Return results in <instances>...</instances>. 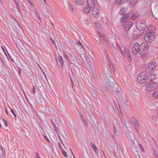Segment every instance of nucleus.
Here are the masks:
<instances>
[{"label": "nucleus", "instance_id": "nucleus-53", "mask_svg": "<svg viewBox=\"0 0 158 158\" xmlns=\"http://www.w3.org/2000/svg\"><path fill=\"white\" fill-rule=\"evenodd\" d=\"M0 148L1 150H2V148H4L2 146H1L0 147Z\"/></svg>", "mask_w": 158, "mask_h": 158}, {"label": "nucleus", "instance_id": "nucleus-29", "mask_svg": "<svg viewBox=\"0 0 158 158\" xmlns=\"http://www.w3.org/2000/svg\"><path fill=\"white\" fill-rule=\"evenodd\" d=\"M9 108L10 109L11 112L13 114V115L15 117V118H16V115L14 110L12 109L10 107H9Z\"/></svg>", "mask_w": 158, "mask_h": 158}, {"label": "nucleus", "instance_id": "nucleus-51", "mask_svg": "<svg viewBox=\"0 0 158 158\" xmlns=\"http://www.w3.org/2000/svg\"><path fill=\"white\" fill-rule=\"evenodd\" d=\"M85 21L86 22V24L88 25V20H86Z\"/></svg>", "mask_w": 158, "mask_h": 158}, {"label": "nucleus", "instance_id": "nucleus-46", "mask_svg": "<svg viewBox=\"0 0 158 158\" xmlns=\"http://www.w3.org/2000/svg\"><path fill=\"white\" fill-rule=\"evenodd\" d=\"M113 103L115 106H117V104L114 101H113Z\"/></svg>", "mask_w": 158, "mask_h": 158}, {"label": "nucleus", "instance_id": "nucleus-41", "mask_svg": "<svg viewBox=\"0 0 158 158\" xmlns=\"http://www.w3.org/2000/svg\"><path fill=\"white\" fill-rule=\"evenodd\" d=\"M2 120H3V122L5 123V125L6 127H7L8 126V125L7 122L4 119H2Z\"/></svg>", "mask_w": 158, "mask_h": 158}, {"label": "nucleus", "instance_id": "nucleus-31", "mask_svg": "<svg viewBox=\"0 0 158 158\" xmlns=\"http://www.w3.org/2000/svg\"><path fill=\"white\" fill-rule=\"evenodd\" d=\"M81 117L82 120L83 121L85 126H87L88 125V123H87L86 120H84V118L82 115H81Z\"/></svg>", "mask_w": 158, "mask_h": 158}, {"label": "nucleus", "instance_id": "nucleus-3", "mask_svg": "<svg viewBox=\"0 0 158 158\" xmlns=\"http://www.w3.org/2000/svg\"><path fill=\"white\" fill-rule=\"evenodd\" d=\"M147 29L148 30V32L145 34L144 40L150 43L154 40L155 38L153 34L155 28L150 27L149 28H147Z\"/></svg>", "mask_w": 158, "mask_h": 158}, {"label": "nucleus", "instance_id": "nucleus-8", "mask_svg": "<svg viewBox=\"0 0 158 158\" xmlns=\"http://www.w3.org/2000/svg\"><path fill=\"white\" fill-rule=\"evenodd\" d=\"M136 28L139 30L143 31L146 27V22L143 20H139L136 22Z\"/></svg>", "mask_w": 158, "mask_h": 158}, {"label": "nucleus", "instance_id": "nucleus-28", "mask_svg": "<svg viewBox=\"0 0 158 158\" xmlns=\"http://www.w3.org/2000/svg\"><path fill=\"white\" fill-rule=\"evenodd\" d=\"M35 15L36 17L38 18L39 19L40 21H41V18L39 14L38 13L37 10L36 9H35Z\"/></svg>", "mask_w": 158, "mask_h": 158}, {"label": "nucleus", "instance_id": "nucleus-21", "mask_svg": "<svg viewBox=\"0 0 158 158\" xmlns=\"http://www.w3.org/2000/svg\"><path fill=\"white\" fill-rule=\"evenodd\" d=\"M123 35L124 37H127V36L129 34V29H123Z\"/></svg>", "mask_w": 158, "mask_h": 158}, {"label": "nucleus", "instance_id": "nucleus-43", "mask_svg": "<svg viewBox=\"0 0 158 158\" xmlns=\"http://www.w3.org/2000/svg\"><path fill=\"white\" fill-rule=\"evenodd\" d=\"M50 38L51 40L52 44H55V42L53 40L51 37H50Z\"/></svg>", "mask_w": 158, "mask_h": 158}, {"label": "nucleus", "instance_id": "nucleus-44", "mask_svg": "<svg viewBox=\"0 0 158 158\" xmlns=\"http://www.w3.org/2000/svg\"><path fill=\"white\" fill-rule=\"evenodd\" d=\"M152 118L155 121H156V117H155V116H153L152 117Z\"/></svg>", "mask_w": 158, "mask_h": 158}, {"label": "nucleus", "instance_id": "nucleus-30", "mask_svg": "<svg viewBox=\"0 0 158 158\" xmlns=\"http://www.w3.org/2000/svg\"><path fill=\"white\" fill-rule=\"evenodd\" d=\"M135 153L136 158H141L139 153L138 151H136Z\"/></svg>", "mask_w": 158, "mask_h": 158}, {"label": "nucleus", "instance_id": "nucleus-58", "mask_svg": "<svg viewBox=\"0 0 158 158\" xmlns=\"http://www.w3.org/2000/svg\"><path fill=\"white\" fill-rule=\"evenodd\" d=\"M16 6L17 9L19 10V7L17 6Z\"/></svg>", "mask_w": 158, "mask_h": 158}, {"label": "nucleus", "instance_id": "nucleus-33", "mask_svg": "<svg viewBox=\"0 0 158 158\" xmlns=\"http://www.w3.org/2000/svg\"><path fill=\"white\" fill-rule=\"evenodd\" d=\"M62 151V152L63 154L65 157H67V154L66 152L64 151L63 149L61 150Z\"/></svg>", "mask_w": 158, "mask_h": 158}, {"label": "nucleus", "instance_id": "nucleus-17", "mask_svg": "<svg viewBox=\"0 0 158 158\" xmlns=\"http://www.w3.org/2000/svg\"><path fill=\"white\" fill-rule=\"evenodd\" d=\"M89 0L87 1V5L84 6L83 9V12L84 14H88L89 12Z\"/></svg>", "mask_w": 158, "mask_h": 158}, {"label": "nucleus", "instance_id": "nucleus-52", "mask_svg": "<svg viewBox=\"0 0 158 158\" xmlns=\"http://www.w3.org/2000/svg\"><path fill=\"white\" fill-rule=\"evenodd\" d=\"M70 150L72 152V154L73 155V157H74V158H75V156L73 154V153L72 152V150L70 149Z\"/></svg>", "mask_w": 158, "mask_h": 158}, {"label": "nucleus", "instance_id": "nucleus-13", "mask_svg": "<svg viewBox=\"0 0 158 158\" xmlns=\"http://www.w3.org/2000/svg\"><path fill=\"white\" fill-rule=\"evenodd\" d=\"M98 34L101 38L100 40L102 41L101 44H106V38L105 37V35H101V33L98 31Z\"/></svg>", "mask_w": 158, "mask_h": 158}, {"label": "nucleus", "instance_id": "nucleus-1", "mask_svg": "<svg viewBox=\"0 0 158 158\" xmlns=\"http://www.w3.org/2000/svg\"><path fill=\"white\" fill-rule=\"evenodd\" d=\"M106 58L109 63V68L107 67L106 70H105V73L106 75V83L109 86V88L111 90L113 93L115 92L117 96L120 95L121 93V89L118 88V85L115 84L112 76L110 75V73L112 74L114 73V68L113 67L112 63L110 61V58L107 55Z\"/></svg>", "mask_w": 158, "mask_h": 158}, {"label": "nucleus", "instance_id": "nucleus-10", "mask_svg": "<svg viewBox=\"0 0 158 158\" xmlns=\"http://www.w3.org/2000/svg\"><path fill=\"white\" fill-rule=\"evenodd\" d=\"M121 53L124 56H126L128 57L129 60H131V57L130 55V52L128 49L123 47V52H121Z\"/></svg>", "mask_w": 158, "mask_h": 158}, {"label": "nucleus", "instance_id": "nucleus-12", "mask_svg": "<svg viewBox=\"0 0 158 158\" xmlns=\"http://www.w3.org/2000/svg\"><path fill=\"white\" fill-rule=\"evenodd\" d=\"M89 67H90L91 69L94 70V55H89Z\"/></svg>", "mask_w": 158, "mask_h": 158}, {"label": "nucleus", "instance_id": "nucleus-64", "mask_svg": "<svg viewBox=\"0 0 158 158\" xmlns=\"http://www.w3.org/2000/svg\"><path fill=\"white\" fill-rule=\"evenodd\" d=\"M157 114L158 115V110L157 111Z\"/></svg>", "mask_w": 158, "mask_h": 158}, {"label": "nucleus", "instance_id": "nucleus-6", "mask_svg": "<svg viewBox=\"0 0 158 158\" xmlns=\"http://www.w3.org/2000/svg\"><path fill=\"white\" fill-rule=\"evenodd\" d=\"M148 74L145 72H141L139 75L137 81L139 83H143L147 81Z\"/></svg>", "mask_w": 158, "mask_h": 158}, {"label": "nucleus", "instance_id": "nucleus-42", "mask_svg": "<svg viewBox=\"0 0 158 158\" xmlns=\"http://www.w3.org/2000/svg\"><path fill=\"white\" fill-rule=\"evenodd\" d=\"M31 92L33 93L34 94H35V87L33 86V88L31 91Z\"/></svg>", "mask_w": 158, "mask_h": 158}, {"label": "nucleus", "instance_id": "nucleus-9", "mask_svg": "<svg viewBox=\"0 0 158 158\" xmlns=\"http://www.w3.org/2000/svg\"><path fill=\"white\" fill-rule=\"evenodd\" d=\"M156 64L155 62H152L151 63L149 64L148 65L146 69L147 72L150 73L154 70L156 67Z\"/></svg>", "mask_w": 158, "mask_h": 158}, {"label": "nucleus", "instance_id": "nucleus-35", "mask_svg": "<svg viewBox=\"0 0 158 158\" xmlns=\"http://www.w3.org/2000/svg\"><path fill=\"white\" fill-rule=\"evenodd\" d=\"M117 46L119 50L121 52H123V47H120V46L118 44H117Z\"/></svg>", "mask_w": 158, "mask_h": 158}, {"label": "nucleus", "instance_id": "nucleus-16", "mask_svg": "<svg viewBox=\"0 0 158 158\" xmlns=\"http://www.w3.org/2000/svg\"><path fill=\"white\" fill-rule=\"evenodd\" d=\"M156 76L154 74H152L148 76L147 81H150V82H152V81L156 79Z\"/></svg>", "mask_w": 158, "mask_h": 158}, {"label": "nucleus", "instance_id": "nucleus-57", "mask_svg": "<svg viewBox=\"0 0 158 158\" xmlns=\"http://www.w3.org/2000/svg\"><path fill=\"white\" fill-rule=\"evenodd\" d=\"M15 4H16V6H17V1H15Z\"/></svg>", "mask_w": 158, "mask_h": 158}, {"label": "nucleus", "instance_id": "nucleus-54", "mask_svg": "<svg viewBox=\"0 0 158 158\" xmlns=\"http://www.w3.org/2000/svg\"><path fill=\"white\" fill-rule=\"evenodd\" d=\"M5 111H6V113L7 114H8V111H7V110H6V109Z\"/></svg>", "mask_w": 158, "mask_h": 158}, {"label": "nucleus", "instance_id": "nucleus-18", "mask_svg": "<svg viewBox=\"0 0 158 158\" xmlns=\"http://www.w3.org/2000/svg\"><path fill=\"white\" fill-rule=\"evenodd\" d=\"M128 139H130L132 144L135 146V143L134 142L135 138L134 135L132 133H131V135L129 134L128 136Z\"/></svg>", "mask_w": 158, "mask_h": 158}, {"label": "nucleus", "instance_id": "nucleus-61", "mask_svg": "<svg viewBox=\"0 0 158 158\" xmlns=\"http://www.w3.org/2000/svg\"><path fill=\"white\" fill-rule=\"evenodd\" d=\"M2 126L1 125V124H0V128H2Z\"/></svg>", "mask_w": 158, "mask_h": 158}, {"label": "nucleus", "instance_id": "nucleus-22", "mask_svg": "<svg viewBox=\"0 0 158 158\" xmlns=\"http://www.w3.org/2000/svg\"><path fill=\"white\" fill-rule=\"evenodd\" d=\"M95 24L97 28L99 31H101L103 30V28L101 25L98 23H95Z\"/></svg>", "mask_w": 158, "mask_h": 158}, {"label": "nucleus", "instance_id": "nucleus-40", "mask_svg": "<svg viewBox=\"0 0 158 158\" xmlns=\"http://www.w3.org/2000/svg\"><path fill=\"white\" fill-rule=\"evenodd\" d=\"M139 145H140V148L141 149L142 151L143 152H144V148H143V147L142 146L141 144H139Z\"/></svg>", "mask_w": 158, "mask_h": 158}, {"label": "nucleus", "instance_id": "nucleus-62", "mask_svg": "<svg viewBox=\"0 0 158 158\" xmlns=\"http://www.w3.org/2000/svg\"><path fill=\"white\" fill-rule=\"evenodd\" d=\"M46 4H47V5L48 6H49V5H48V4L47 3H46Z\"/></svg>", "mask_w": 158, "mask_h": 158}, {"label": "nucleus", "instance_id": "nucleus-32", "mask_svg": "<svg viewBox=\"0 0 158 158\" xmlns=\"http://www.w3.org/2000/svg\"><path fill=\"white\" fill-rule=\"evenodd\" d=\"M52 125L53 126V127H54V128L55 129V130L56 131V132H57V127L56 126L55 123L53 122L52 120Z\"/></svg>", "mask_w": 158, "mask_h": 158}, {"label": "nucleus", "instance_id": "nucleus-55", "mask_svg": "<svg viewBox=\"0 0 158 158\" xmlns=\"http://www.w3.org/2000/svg\"><path fill=\"white\" fill-rule=\"evenodd\" d=\"M45 139H46L49 142V140L47 138L45 137Z\"/></svg>", "mask_w": 158, "mask_h": 158}, {"label": "nucleus", "instance_id": "nucleus-56", "mask_svg": "<svg viewBox=\"0 0 158 158\" xmlns=\"http://www.w3.org/2000/svg\"><path fill=\"white\" fill-rule=\"evenodd\" d=\"M112 110L113 111H114V107H113V106H112Z\"/></svg>", "mask_w": 158, "mask_h": 158}, {"label": "nucleus", "instance_id": "nucleus-34", "mask_svg": "<svg viewBox=\"0 0 158 158\" xmlns=\"http://www.w3.org/2000/svg\"><path fill=\"white\" fill-rule=\"evenodd\" d=\"M8 57L7 56V55L6 56H7V57L8 58V59H10L11 61L13 62H14V61L13 59L12 58V57H11V56L9 54V53H8Z\"/></svg>", "mask_w": 158, "mask_h": 158}, {"label": "nucleus", "instance_id": "nucleus-39", "mask_svg": "<svg viewBox=\"0 0 158 158\" xmlns=\"http://www.w3.org/2000/svg\"><path fill=\"white\" fill-rule=\"evenodd\" d=\"M28 1L29 3L31 5V6H34V4H33V3L30 0H28Z\"/></svg>", "mask_w": 158, "mask_h": 158}, {"label": "nucleus", "instance_id": "nucleus-11", "mask_svg": "<svg viewBox=\"0 0 158 158\" xmlns=\"http://www.w3.org/2000/svg\"><path fill=\"white\" fill-rule=\"evenodd\" d=\"M133 25V23L131 21H127L123 24V28L130 29Z\"/></svg>", "mask_w": 158, "mask_h": 158}, {"label": "nucleus", "instance_id": "nucleus-24", "mask_svg": "<svg viewBox=\"0 0 158 158\" xmlns=\"http://www.w3.org/2000/svg\"><path fill=\"white\" fill-rule=\"evenodd\" d=\"M152 96L154 98H158V88L153 92L152 94Z\"/></svg>", "mask_w": 158, "mask_h": 158}, {"label": "nucleus", "instance_id": "nucleus-26", "mask_svg": "<svg viewBox=\"0 0 158 158\" xmlns=\"http://www.w3.org/2000/svg\"><path fill=\"white\" fill-rule=\"evenodd\" d=\"M68 7H69V9L70 10L72 13L74 15H75V13L74 12V11L73 8L72 6H71V4L69 3H68Z\"/></svg>", "mask_w": 158, "mask_h": 158}, {"label": "nucleus", "instance_id": "nucleus-63", "mask_svg": "<svg viewBox=\"0 0 158 158\" xmlns=\"http://www.w3.org/2000/svg\"><path fill=\"white\" fill-rule=\"evenodd\" d=\"M16 21L19 24V22L16 20Z\"/></svg>", "mask_w": 158, "mask_h": 158}, {"label": "nucleus", "instance_id": "nucleus-60", "mask_svg": "<svg viewBox=\"0 0 158 158\" xmlns=\"http://www.w3.org/2000/svg\"><path fill=\"white\" fill-rule=\"evenodd\" d=\"M70 80H71V82H72V83H73V81L71 79V78H70Z\"/></svg>", "mask_w": 158, "mask_h": 158}, {"label": "nucleus", "instance_id": "nucleus-5", "mask_svg": "<svg viewBox=\"0 0 158 158\" xmlns=\"http://www.w3.org/2000/svg\"><path fill=\"white\" fill-rule=\"evenodd\" d=\"M145 85L146 90L148 92H151L158 87V84L156 82H150L149 81H147Z\"/></svg>", "mask_w": 158, "mask_h": 158}, {"label": "nucleus", "instance_id": "nucleus-4", "mask_svg": "<svg viewBox=\"0 0 158 158\" xmlns=\"http://www.w3.org/2000/svg\"><path fill=\"white\" fill-rule=\"evenodd\" d=\"M100 6L97 3H89V9L92 10V15L95 18H98L99 16L100 11Z\"/></svg>", "mask_w": 158, "mask_h": 158}, {"label": "nucleus", "instance_id": "nucleus-15", "mask_svg": "<svg viewBox=\"0 0 158 158\" xmlns=\"http://www.w3.org/2000/svg\"><path fill=\"white\" fill-rule=\"evenodd\" d=\"M90 145L94 152L97 154V155L99 156L98 150L96 146L93 143H91Z\"/></svg>", "mask_w": 158, "mask_h": 158}, {"label": "nucleus", "instance_id": "nucleus-25", "mask_svg": "<svg viewBox=\"0 0 158 158\" xmlns=\"http://www.w3.org/2000/svg\"><path fill=\"white\" fill-rule=\"evenodd\" d=\"M75 2L78 5H82L84 3V0H74Z\"/></svg>", "mask_w": 158, "mask_h": 158}, {"label": "nucleus", "instance_id": "nucleus-59", "mask_svg": "<svg viewBox=\"0 0 158 158\" xmlns=\"http://www.w3.org/2000/svg\"><path fill=\"white\" fill-rule=\"evenodd\" d=\"M44 2L45 3H47V1H46V0H44Z\"/></svg>", "mask_w": 158, "mask_h": 158}, {"label": "nucleus", "instance_id": "nucleus-2", "mask_svg": "<svg viewBox=\"0 0 158 158\" xmlns=\"http://www.w3.org/2000/svg\"><path fill=\"white\" fill-rule=\"evenodd\" d=\"M147 47L148 46H145L143 44H139L137 43H135L132 48V52L134 55L139 53L141 56H145L148 51Z\"/></svg>", "mask_w": 158, "mask_h": 158}, {"label": "nucleus", "instance_id": "nucleus-36", "mask_svg": "<svg viewBox=\"0 0 158 158\" xmlns=\"http://www.w3.org/2000/svg\"><path fill=\"white\" fill-rule=\"evenodd\" d=\"M2 152L3 153V156H4L5 158L6 157V154H5V151L4 148H2V150H1Z\"/></svg>", "mask_w": 158, "mask_h": 158}, {"label": "nucleus", "instance_id": "nucleus-7", "mask_svg": "<svg viewBox=\"0 0 158 158\" xmlns=\"http://www.w3.org/2000/svg\"><path fill=\"white\" fill-rule=\"evenodd\" d=\"M128 8H122L121 9L119 12L121 15H123V17L122 18L121 21L122 22H124L129 17V14L127 13Z\"/></svg>", "mask_w": 158, "mask_h": 158}, {"label": "nucleus", "instance_id": "nucleus-38", "mask_svg": "<svg viewBox=\"0 0 158 158\" xmlns=\"http://www.w3.org/2000/svg\"><path fill=\"white\" fill-rule=\"evenodd\" d=\"M122 0H116V2L117 3V4H120L122 1Z\"/></svg>", "mask_w": 158, "mask_h": 158}, {"label": "nucleus", "instance_id": "nucleus-45", "mask_svg": "<svg viewBox=\"0 0 158 158\" xmlns=\"http://www.w3.org/2000/svg\"><path fill=\"white\" fill-rule=\"evenodd\" d=\"M21 69L20 68H19V69H18V73L20 75V73H21Z\"/></svg>", "mask_w": 158, "mask_h": 158}, {"label": "nucleus", "instance_id": "nucleus-20", "mask_svg": "<svg viewBox=\"0 0 158 158\" xmlns=\"http://www.w3.org/2000/svg\"><path fill=\"white\" fill-rule=\"evenodd\" d=\"M130 5L132 7L134 6L137 2V0H127Z\"/></svg>", "mask_w": 158, "mask_h": 158}, {"label": "nucleus", "instance_id": "nucleus-37", "mask_svg": "<svg viewBox=\"0 0 158 158\" xmlns=\"http://www.w3.org/2000/svg\"><path fill=\"white\" fill-rule=\"evenodd\" d=\"M90 1V3H97V0H89V1Z\"/></svg>", "mask_w": 158, "mask_h": 158}, {"label": "nucleus", "instance_id": "nucleus-47", "mask_svg": "<svg viewBox=\"0 0 158 158\" xmlns=\"http://www.w3.org/2000/svg\"><path fill=\"white\" fill-rule=\"evenodd\" d=\"M36 156L37 158L38 157H40L39 155V154L38 153L36 152Z\"/></svg>", "mask_w": 158, "mask_h": 158}, {"label": "nucleus", "instance_id": "nucleus-19", "mask_svg": "<svg viewBox=\"0 0 158 158\" xmlns=\"http://www.w3.org/2000/svg\"><path fill=\"white\" fill-rule=\"evenodd\" d=\"M118 134L119 133L117 131L116 128L115 127H114L113 134L112 135V137L115 141V139L116 138V136L118 135Z\"/></svg>", "mask_w": 158, "mask_h": 158}, {"label": "nucleus", "instance_id": "nucleus-27", "mask_svg": "<svg viewBox=\"0 0 158 158\" xmlns=\"http://www.w3.org/2000/svg\"><path fill=\"white\" fill-rule=\"evenodd\" d=\"M59 60L61 66L63 67L64 65V61L62 57L61 56H59Z\"/></svg>", "mask_w": 158, "mask_h": 158}, {"label": "nucleus", "instance_id": "nucleus-49", "mask_svg": "<svg viewBox=\"0 0 158 158\" xmlns=\"http://www.w3.org/2000/svg\"><path fill=\"white\" fill-rule=\"evenodd\" d=\"M2 50H3V52H4V53H5V55H6V56H7V55H6V52H5V50H4V48L3 47H2Z\"/></svg>", "mask_w": 158, "mask_h": 158}, {"label": "nucleus", "instance_id": "nucleus-50", "mask_svg": "<svg viewBox=\"0 0 158 158\" xmlns=\"http://www.w3.org/2000/svg\"><path fill=\"white\" fill-rule=\"evenodd\" d=\"M78 44H79V45H81L82 46H82V44H81V42L80 41H79L78 42Z\"/></svg>", "mask_w": 158, "mask_h": 158}, {"label": "nucleus", "instance_id": "nucleus-14", "mask_svg": "<svg viewBox=\"0 0 158 158\" xmlns=\"http://www.w3.org/2000/svg\"><path fill=\"white\" fill-rule=\"evenodd\" d=\"M131 121L134 124L136 129H137V128L139 126V123L138 120L135 118L132 117L131 120Z\"/></svg>", "mask_w": 158, "mask_h": 158}, {"label": "nucleus", "instance_id": "nucleus-23", "mask_svg": "<svg viewBox=\"0 0 158 158\" xmlns=\"http://www.w3.org/2000/svg\"><path fill=\"white\" fill-rule=\"evenodd\" d=\"M60 142H61V143H60V142H59L58 144L59 148L61 150H62V149H63V148H62V146L61 145V144L64 146V148H65V146L63 143L62 140V139H61V138H60Z\"/></svg>", "mask_w": 158, "mask_h": 158}, {"label": "nucleus", "instance_id": "nucleus-48", "mask_svg": "<svg viewBox=\"0 0 158 158\" xmlns=\"http://www.w3.org/2000/svg\"><path fill=\"white\" fill-rule=\"evenodd\" d=\"M64 56L65 58L67 59V56L66 54H64Z\"/></svg>", "mask_w": 158, "mask_h": 158}]
</instances>
